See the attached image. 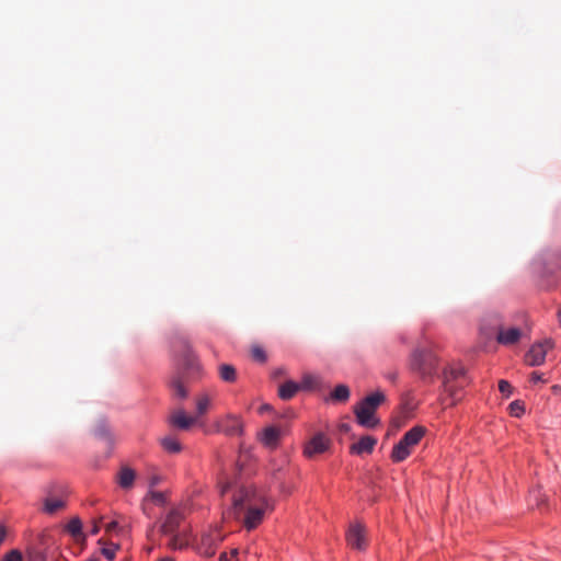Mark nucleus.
Instances as JSON below:
<instances>
[{
    "instance_id": "obj_1",
    "label": "nucleus",
    "mask_w": 561,
    "mask_h": 561,
    "mask_svg": "<svg viewBox=\"0 0 561 561\" xmlns=\"http://www.w3.org/2000/svg\"><path fill=\"white\" fill-rule=\"evenodd\" d=\"M272 506L264 494L253 485H238L231 497V507L227 514L242 522L247 530L255 529L264 519Z\"/></svg>"
},
{
    "instance_id": "obj_2",
    "label": "nucleus",
    "mask_w": 561,
    "mask_h": 561,
    "mask_svg": "<svg viewBox=\"0 0 561 561\" xmlns=\"http://www.w3.org/2000/svg\"><path fill=\"white\" fill-rule=\"evenodd\" d=\"M199 373L201 364L198 363L196 356L190 350H185L179 363L178 369L170 381V387L173 391V394L181 399H185L187 397L185 385L188 381L197 378Z\"/></svg>"
},
{
    "instance_id": "obj_3",
    "label": "nucleus",
    "mask_w": 561,
    "mask_h": 561,
    "mask_svg": "<svg viewBox=\"0 0 561 561\" xmlns=\"http://www.w3.org/2000/svg\"><path fill=\"white\" fill-rule=\"evenodd\" d=\"M385 400L386 397L381 391H376L362 400L354 408L357 423L367 428L376 427L379 424V420L376 417V410Z\"/></svg>"
},
{
    "instance_id": "obj_4",
    "label": "nucleus",
    "mask_w": 561,
    "mask_h": 561,
    "mask_svg": "<svg viewBox=\"0 0 561 561\" xmlns=\"http://www.w3.org/2000/svg\"><path fill=\"white\" fill-rule=\"evenodd\" d=\"M183 518L182 512L178 508H173L167 514L160 526V533L170 538L168 547L172 550H180L186 546L185 536L180 530Z\"/></svg>"
},
{
    "instance_id": "obj_5",
    "label": "nucleus",
    "mask_w": 561,
    "mask_h": 561,
    "mask_svg": "<svg viewBox=\"0 0 561 561\" xmlns=\"http://www.w3.org/2000/svg\"><path fill=\"white\" fill-rule=\"evenodd\" d=\"M410 368L422 379H432L437 370V357L431 350H415L410 358Z\"/></svg>"
},
{
    "instance_id": "obj_6",
    "label": "nucleus",
    "mask_w": 561,
    "mask_h": 561,
    "mask_svg": "<svg viewBox=\"0 0 561 561\" xmlns=\"http://www.w3.org/2000/svg\"><path fill=\"white\" fill-rule=\"evenodd\" d=\"M468 383L466 380V370L463 367H450L444 370L443 386L444 392L450 398L449 404H455L461 399L460 390Z\"/></svg>"
},
{
    "instance_id": "obj_7",
    "label": "nucleus",
    "mask_w": 561,
    "mask_h": 561,
    "mask_svg": "<svg viewBox=\"0 0 561 561\" xmlns=\"http://www.w3.org/2000/svg\"><path fill=\"white\" fill-rule=\"evenodd\" d=\"M425 434L423 426H414L408 431L403 437L394 445L391 459L394 462H401L405 460L412 451V448L416 446Z\"/></svg>"
},
{
    "instance_id": "obj_8",
    "label": "nucleus",
    "mask_w": 561,
    "mask_h": 561,
    "mask_svg": "<svg viewBox=\"0 0 561 561\" xmlns=\"http://www.w3.org/2000/svg\"><path fill=\"white\" fill-rule=\"evenodd\" d=\"M331 446V439L323 433L314 434L306 444L304 454L307 458L325 453Z\"/></svg>"
},
{
    "instance_id": "obj_9",
    "label": "nucleus",
    "mask_w": 561,
    "mask_h": 561,
    "mask_svg": "<svg viewBox=\"0 0 561 561\" xmlns=\"http://www.w3.org/2000/svg\"><path fill=\"white\" fill-rule=\"evenodd\" d=\"M552 347L553 342L551 340L534 344L526 354V363L529 366H540L543 364L548 351L552 350Z\"/></svg>"
},
{
    "instance_id": "obj_10",
    "label": "nucleus",
    "mask_w": 561,
    "mask_h": 561,
    "mask_svg": "<svg viewBox=\"0 0 561 561\" xmlns=\"http://www.w3.org/2000/svg\"><path fill=\"white\" fill-rule=\"evenodd\" d=\"M218 431L228 436H240L243 434V422L240 416L227 414L217 423Z\"/></svg>"
},
{
    "instance_id": "obj_11",
    "label": "nucleus",
    "mask_w": 561,
    "mask_h": 561,
    "mask_svg": "<svg viewBox=\"0 0 561 561\" xmlns=\"http://www.w3.org/2000/svg\"><path fill=\"white\" fill-rule=\"evenodd\" d=\"M221 538L217 531L205 533L201 536L198 552L204 557L210 558L216 553Z\"/></svg>"
},
{
    "instance_id": "obj_12",
    "label": "nucleus",
    "mask_w": 561,
    "mask_h": 561,
    "mask_svg": "<svg viewBox=\"0 0 561 561\" xmlns=\"http://www.w3.org/2000/svg\"><path fill=\"white\" fill-rule=\"evenodd\" d=\"M347 543L356 550H364L367 546L366 531L363 525L353 524L346 535Z\"/></svg>"
},
{
    "instance_id": "obj_13",
    "label": "nucleus",
    "mask_w": 561,
    "mask_h": 561,
    "mask_svg": "<svg viewBox=\"0 0 561 561\" xmlns=\"http://www.w3.org/2000/svg\"><path fill=\"white\" fill-rule=\"evenodd\" d=\"M522 331L518 328H499L496 341L503 345H513L519 341Z\"/></svg>"
},
{
    "instance_id": "obj_14",
    "label": "nucleus",
    "mask_w": 561,
    "mask_h": 561,
    "mask_svg": "<svg viewBox=\"0 0 561 561\" xmlns=\"http://www.w3.org/2000/svg\"><path fill=\"white\" fill-rule=\"evenodd\" d=\"M196 420L197 419L195 416H188L186 415L184 410L179 409L174 411L173 414L171 415L170 423L174 427L185 431L188 430L196 422Z\"/></svg>"
},
{
    "instance_id": "obj_15",
    "label": "nucleus",
    "mask_w": 561,
    "mask_h": 561,
    "mask_svg": "<svg viewBox=\"0 0 561 561\" xmlns=\"http://www.w3.org/2000/svg\"><path fill=\"white\" fill-rule=\"evenodd\" d=\"M377 439L373 436H363L357 443L351 446V453L355 455L371 454Z\"/></svg>"
},
{
    "instance_id": "obj_16",
    "label": "nucleus",
    "mask_w": 561,
    "mask_h": 561,
    "mask_svg": "<svg viewBox=\"0 0 561 561\" xmlns=\"http://www.w3.org/2000/svg\"><path fill=\"white\" fill-rule=\"evenodd\" d=\"M65 529L77 542L85 541L87 536L82 531V522L78 516L72 517Z\"/></svg>"
},
{
    "instance_id": "obj_17",
    "label": "nucleus",
    "mask_w": 561,
    "mask_h": 561,
    "mask_svg": "<svg viewBox=\"0 0 561 561\" xmlns=\"http://www.w3.org/2000/svg\"><path fill=\"white\" fill-rule=\"evenodd\" d=\"M136 472L129 467H123L117 474V482L124 490H128L134 485Z\"/></svg>"
},
{
    "instance_id": "obj_18",
    "label": "nucleus",
    "mask_w": 561,
    "mask_h": 561,
    "mask_svg": "<svg viewBox=\"0 0 561 561\" xmlns=\"http://www.w3.org/2000/svg\"><path fill=\"white\" fill-rule=\"evenodd\" d=\"M219 378L227 383H233L238 379V373L233 365L222 363L218 366Z\"/></svg>"
},
{
    "instance_id": "obj_19",
    "label": "nucleus",
    "mask_w": 561,
    "mask_h": 561,
    "mask_svg": "<svg viewBox=\"0 0 561 561\" xmlns=\"http://www.w3.org/2000/svg\"><path fill=\"white\" fill-rule=\"evenodd\" d=\"M300 390L299 383L288 380L279 386L278 396L283 400H290Z\"/></svg>"
},
{
    "instance_id": "obj_20",
    "label": "nucleus",
    "mask_w": 561,
    "mask_h": 561,
    "mask_svg": "<svg viewBox=\"0 0 561 561\" xmlns=\"http://www.w3.org/2000/svg\"><path fill=\"white\" fill-rule=\"evenodd\" d=\"M279 439V430L275 426L266 427L263 433L261 440L267 447L274 448Z\"/></svg>"
},
{
    "instance_id": "obj_21",
    "label": "nucleus",
    "mask_w": 561,
    "mask_h": 561,
    "mask_svg": "<svg viewBox=\"0 0 561 561\" xmlns=\"http://www.w3.org/2000/svg\"><path fill=\"white\" fill-rule=\"evenodd\" d=\"M211 405V398L208 393H202L196 398V419L205 415Z\"/></svg>"
},
{
    "instance_id": "obj_22",
    "label": "nucleus",
    "mask_w": 561,
    "mask_h": 561,
    "mask_svg": "<svg viewBox=\"0 0 561 561\" xmlns=\"http://www.w3.org/2000/svg\"><path fill=\"white\" fill-rule=\"evenodd\" d=\"M66 502L59 497H46L44 500V512L47 514H54L65 508Z\"/></svg>"
},
{
    "instance_id": "obj_23",
    "label": "nucleus",
    "mask_w": 561,
    "mask_h": 561,
    "mask_svg": "<svg viewBox=\"0 0 561 561\" xmlns=\"http://www.w3.org/2000/svg\"><path fill=\"white\" fill-rule=\"evenodd\" d=\"M151 501L153 504L158 506H164L167 504V494L163 492L152 491L150 490L146 497L144 499V505H146V502ZM144 512H146V506H144Z\"/></svg>"
},
{
    "instance_id": "obj_24",
    "label": "nucleus",
    "mask_w": 561,
    "mask_h": 561,
    "mask_svg": "<svg viewBox=\"0 0 561 561\" xmlns=\"http://www.w3.org/2000/svg\"><path fill=\"white\" fill-rule=\"evenodd\" d=\"M160 442L163 449L170 454H178L182 449L180 442L173 436H165Z\"/></svg>"
},
{
    "instance_id": "obj_25",
    "label": "nucleus",
    "mask_w": 561,
    "mask_h": 561,
    "mask_svg": "<svg viewBox=\"0 0 561 561\" xmlns=\"http://www.w3.org/2000/svg\"><path fill=\"white\" fill-rule=\"evenodd\" d=\"M331 399L337 402H346L350 399V389L346 385H337L331 392Z\"/></svg>"
},
{
    "instance_id": "obj_26",
    "label": "nucleus",
    "mask_w": 561,
    "mask_h": 561,
    "mask_svg": "<svg viewBox=\"0 0 561 561\" xmlns=\"http://www.w3.org/2000/svg\"><path fill=\"white\" fill-rule=\"evenodd\" d=\"M99 543L103 545L101 548V553L108 560L113 561L115 559L116 551L118 550L119 546L115 543L107 545L103 538L99 539Z\"/></svg>"
},
{
    "instance_id": "obj_27",
    "label": "nucleus",
    "mask_w": 561,
    "mask_h": 561,
    "mask_svg": "<svg viewBox=\"0 0 561 561\" xmlns=\"http://www.w3.org/2000/svg\"><path fill=\"white\" fill-rule=\"evenodd\" d=\"M320 385L319 377L314 375L307 374L302 377L301 382L299 383L300 389L302 390H312Z\"/></svg>"
},
{
    "instance_id": "obj_28",
    "label": "nucleus",
    "mask_w": 561,
    "mask_h": 561,
    "mask_svg": "<svg viewBox=\"0 0 561 561\" xmlns=\"http://www.w3.org/2000/svg\"><path fill=\"white\" fill-rule=\"evenodd\" d=\"M508 410L513 416L519 417L525 411L524 403L519 400H515L510 403Z\"/></svg>"
},
{
    "instance_id": "obj_29",
    "label": "nucleus",
    "mask_w": 561,
    "mask_h": 561,
    "mask_svg": "<svg viewBox=\"0 0 561 561\" xmlns=\"http://www.w3.org/2000/svg\"><path fill=\"white\" fill-rule=\"evenodd\" d=\"M2 561H23L22 552L18 549H12L3 556Z\"/></svg>"
},
{
    "instance_id": "obj_30",
    "label": "nucleus",
    "mask_w": 561,
    "mask_h": 561,
    "mask_svg": "<svg viewBox=\"0 0 561 561\" xmlns=\"http://www.w3.org/2000/svg\"><path fill=\"white\" fill-rule=\"evenodd\" d=\"M499 390L501 391V393L508 397L512 393V386L506 380H500Z\"/></svg>"
},
{
    "instance_id": "obj_31",
    "label": "nucleus",
    "mask_w": 561,
    "mask_h": 561,
    "mask_svg": "<svg viewBox=\"0 0 561 561\" xmlns=\"http://www.w3.org/2000/svg\"><path fill=\"white\" fill-rule=\"evenodd\" d=\"M252 357L259 362H265L266 359L265 352L261 347L252 348Z\"/></svg>"
},
{
    "instance_id": "obj_32",
    "label": "nucleus",
    "mask_w": 561,
    "mask_h": 561,
    "mask_svg": "<svg viewBox=\"0 0 561 561\" xmlns=\"http://www.w3.org/2000/svg\"><path fill=\"white\" fill-rule=\"evenodd\" d=\"M95 435L101 438H107L110 437V432L104 424H101L100 426L96 427Z\"/></svg>"
},
{
    "instance_id": "obj_33",
    "label": "nucleus",
    "mask_w": 561,
    "mask_h": 561,
    "mask_svg": "<svg viewBox=\"0 0 561 561\" xmlns=\"http://www.w3.org/2000/svg\"><path fill=\"white\" fill-rule=\"evenodd\" d=\"M530 496L536 501L537 506H540L546 501L540 490L533 491Z\"/></svg>"
},
{
    "instance_id": "obj_34",
    "label": "nucleus",
    "mask_w": 561,
    "mask_h": 561,
    "mask_svg": "<svg viewBox=\"0 0 561 561\" xmlns=\"http://www.w3.org/2000/svg\"><path fill=\"white\" fill-rule=\"evenodd\" d=\"M238 556V550L237 549H233L231 550V553L230 556H228L227 553H221L219 556V561H231L232 558L237 557Z\"/></svg>"
},
{
    "instance_id": "obj_35",
    "label": "nucleus",
    "mask_w": 561,
    "mask_h": 561,
    "mask_svg": "<svg viewBox=\"0 0 561 561\" xmlns=\"http://www.w3.org/2000/svg\"><path fill=\"white\" fill-rule=\"evenodd\" d=\"M530 380L533 382H545L546 380L542 378V374L538 373V371H533L531 375H530Z\"/></svg>"
},
{
    "instance_id": "obj_36",
    "label": "nucleus",
    "mask_w": 561,
    "mask_h": 561,
    "mask_svg": "<svg viewBox=\"0 0 561 561\" xmlns=\"http://www.w3.org/2000/svg\"><path fill=\"white\" fill-rule=\"evenodd\" d=\"M118 529V523L117 522H111L105 526L106 533L116 531Z\"/></svg>"
},
{
    "instance_id": "obj_37",
    "label": "nucleus",
    "mask_w": 561,
    "mask_h": 561,
    "mask_svg": "<svg viewBox=\"0 0 561 561\" xmlns=\"http://www.w3.org/2000/svg\"><path fill=\"white\" fill-rule=\"evenodd\" d=\"M160 481V478L158 476H152L149 480V486L150 488H153L154 485H157Z\"/></svg>"
},
{
    "instance_id": "obj_38",
    "label": "nucleus",
    "mask_w": 561,
    "mask_h": 561,
    "mask_svg": "<svg viewBox=\"0 0 561 561\" xmlns=\"http://www.w3.org/2000/svg\"><path fill=\"white\" fill-rule=\"evenodd\" d=\"M5 536H7L5 527L0 524V543L3 542V540L5 539Z\"/></svg>"
},
{
    "instance_id": "obj_39",
    "label": "nucleus",
    "mask_w": 561,
    "mask_h": 561,
    "mask_svg": "<svg viewBox=\"0 0 561 561\" xmlns=\"http://www.w3.org/2000/svg\"><path fill=\"white\" fill-rule=\"evenodd\" d=\"M99 531H100V526H99V524L96 522H94V524H93V526H92V528L90 530V534L94 536V535H98Z\"/></svg>"
},
{
    "instance_id": "obj_40",
    "label": "nucleus",
    "mask_w": 561,
    "mask_h": 561,
    "mask_svg": "<svg viewBox=\"0 0 561 561\" xmlns=\"http://www.w3.org/2000/svg\"><path fill=\"white\" fill-rule=\"evenodd\" d=\"M229 489H230V484L227 483V484L222 485L220 489L221 495L224 496L228 492Z\"/></svg>"
},
{
    "instance_id": "obj_41",
    "label": "nucleus",
    "mask_w": 561,
    "mask_h": 561,
    "mask_svg": "<svg viewBox=\"0 0 561 561\" xmlns=\"http://www.w3.org/2000/svg\"><path fill=\"white\" fill-rule=\"evenodd\" d=\"M271 410V405L268 404H263L261 408H260V412L263 413V412H266V411H270Z\"/></svg>"
},
{
    "instance_id": "obj_42",
    "label": "nucleus",
    "mask_w": 561,
    "mask_h": 561,
    "mask_svg": "<svg viewBox=\"0 0 561 561\" xmlns=\"http://www.w3.org/2000/svg\"><path fill=\"white\" fill-rule=\"evenodd\" d=\"M388 378L393 381L397 378V374H390L388 375Z\"/></svg>"
},
{
    "instance_id": "obj_43",
    "label": "nucleus",
    "mask_w": 561,
    "mask_h": 561,
    "mask_svg": "<svg viewBox=\"0 0 561 561\" xmlns=\"http://www.w3.org/2000/svg\"><path fill=\"white\" fill-rule=\"evenodd\" d=\"M552 390H553L554 392H558V391L560 390V387H559V386H553V387H552Z\"/></svg>"
},
{
    "instance_id": "obj_44",
    "label": "nucleus",
    "mask_w": 561,
    "mask_h": 561,
    "mask_svg": "<svg viewBox=\"0 0 561 561\" xmlns=\"http://www.w3.org/2000/svg\"><path fill=\"white\" fill-rule=\"evenodd\" d=\"M160 561H174V560L171 558H162V559H160Z\"/></svg>"
},
{
    "instance_id": "obj_45",
    "label": "nucleus",
    "mask_w": 561,
    "mask_h": 561,
    "mask_svg": "<svg viewBox=\"0 0 561 561\" xmlns=\"http://www.w3.org/2000/svg\"><path fill=\"white\" fill-rule=\"evenodd\" d=\"M342 430H343V431H348V425L343 424V425H342Z\"/></svg>"
},
{
    "instance_id": "obj_46",
    "label": "nucleus",
    "mask_w": 561,
    "mask_h": 561,
    "mask_svg": "<svg viewBox=\"0 0 561 561\" xmlns=\"http://www.w3.org/2000/svg\"><path fill=\"white\" fill-rule=\"evenodd\" d=\"M558 318H559V322H560V324H561V310H560V311H559V313H558Z\"/></svg>"
},
{
    "instance_id": "obj_47",
    "label": "nucleus",
    "mask_w": 561,
    "mask_h": 561,
    "mask_svg": "<svg viewBox=\"0 0 561 561\" xmlns=\"http://www.w3.org/2000/svg\"><path fill=\"white\" fill-rule=\"evenodd\" d=\"M89 561H99L98 559H90Z\"/></svg>"
}]
</instances>
